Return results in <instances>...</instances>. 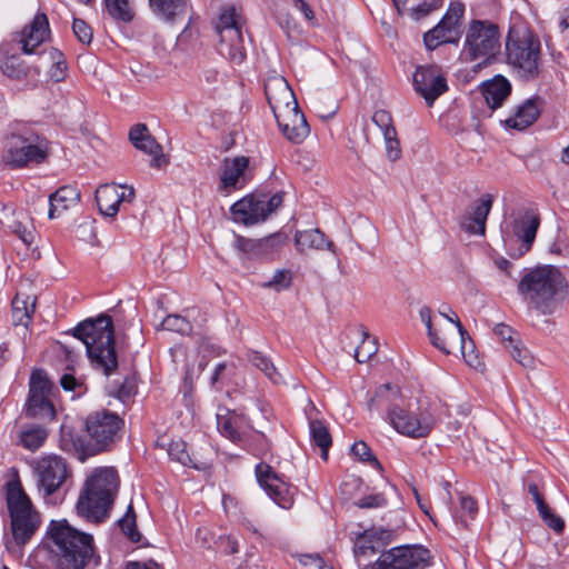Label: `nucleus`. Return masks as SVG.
I'll use <instances>...</instances> for the list:
<instances>
[{
	"label": "nucleus",
	"mask_w": 569,
	"mask_h": 569,
	"mask_svg": "<svg viewBox=\"0 0 569 569\" xmlns=\"http://www.w3.org/2000/svg\"><path fill=\"white\" fill-rule=\"evenodd\" d=\"M540 226L539 214L525 209L512 214L510 221L502 228V240L507 253L519 259L532 247Z\"/></svg>",
	"instance_id": "8"
},
{
	"label": "nucleus",
	"mask_w": 569,
	"mask_h": 569,
	"mask_svg": "<svg viewBox=\"0 0 569 569\" xmlns=\"http://www.w3.org/2000/svg\"><path fill=\"white\" fill-rule=\"evenodd\" d=\"M243 417L236 412H228L227 415H217V427L220 433L233 442L241 440V428L243 426Z\"/></svg>",
	"instance_id": "37"
},
{
	"label": "nucleus",
	"mask_w": 569,
	"mask_h": 569,
	"mask_svg": "<svg viewBox=\"0 0 569 569\" xmlns=\"http://www.w3.org/2000/svg\"><path fill=\"white\" fill-rule=\"evenodd\" d=\"M392 531L388 529H371L366 530L360 537L356 549L355 557L359 565L362 563V558L371 557L380 551L386 545L390 543Z\"/></svg>",
	"instance_id": "24"
},
{
	"label": "nucleus",
	"mask_w": 569,
	"mask_h": 569,
	"mask_svg": "<svg viewBox=\"0 0 569 569\" xmlns=\"http://www.w3.org/2000/svg\"><path fill=\"white\" fill-rule=\"evenodd\" d=\"M481 93L487 104L498 109L511 93V83L503 76H496L481 84Z\"/></svg>",
	"instance_id": "28"
},
{
	"label": "nucleus",
	"mask_w": 569,
	"mask_h": 569,
	"mask_svg": "<svg viewBox=\"0 0 569 569\" xmlns=\"http://www.w3.org/2000/svg\"><path fill=\"white\" fill-rule=\"evenodd\" d=\"M136 388L137 387L134 380L131 378H126L118 389V398L121 401H126L136 393Z\"/></svg>",
	"instance_id": "61"
},
{
	"label": "nucleus",
	"mask_w": 569,
	"mask_h": 569,
	"mask_svg": "<svg viewBox=\"0 0 569 569\" xmlns=\"http://www.w3.org/2000/svg\"><path fill=\"white\" fill-rule=\"evenodd\" d=\"M80 201V191L72 186L60 187L49 197V218L54 219L58 214L67 210L69 207Z\"/></svg>",
	"instance_id": "31"
},
{
	"label": "nucleus",
	"mask_w": 569,
	"mask_h": 569,
	"mask_svg": "<svg viewBox=\"0 0 569 569\" xmlns=\"http://www.w3.org/2000/svg\"><path fill=\"white\" fill-rule=\"evenodd\" d=\"M249 166V158L239 156L233 159L224 158L220 173V190L236 189L239 179L243 176Z\"/></svg>",
	"instance_id": "29"
},
{
	"label": "nucleus",
	"mask_w": 569,
	"mask_h": 569,
	"mask_svg": "<svg viewBox=\"0 0 569 569\" xmlns=\"http://www.w3.org/2000/svg\"><path fill=\"white\" fill-rule=\"evenodd\" d=\"M129 140L138 149L152 156L150 166L153 168H162L168 164V159L162 152V147L149 133L144 123L134 124L129 131Z\"/></svg>",
	"instance_id": "19"
},
{
	"label": "nucleus",
	"mask_w": 569,
	"mask_h": 569,
	"mask_svg": "<svg viewBox=\"0 0 569 569\" xmlns=\"http://www.w3.org/2000/svg\"><path fill=\"white\" fill-rule=\"evenodd\" d=\"M67 71V63L64 60H57L51 67L49 74L52 80L60 82L64 79Z\"/></svg>",
	"instance_id": "62"
},
{
	"label": "nucleus",
	"mask_w": 569,
	"mask_h": 569,
	"mask_svg": "<svg viewBox=\"0 0 569 569\" xmlns=\"http://www.w3.org/2000/svg\"><path fill=\"white\" fill-rule=\"evenodd\" d=\"M37 485L44 497L57 492L70 475L67 462L59 456H47L37 462Z\"/></svg>",
	"instance_id": "14"
},
{
	"label": "nucleus",
	"mask_w": 569,
	"mask_h": 569,
	"mask_svg": "<svg viewBox=\"0 0 569 569\" xmlns=\"http://www.w3.org/2000/svg\"><path fill=\"white\" fill-rule=\"evenodd\" d=\"M500 37L499 27L496 23L473 19L466 30L461 54L468 61L489 62L500 50Z\"/></svg>",
	"instance_id": "7"
},
{
	"label": "nucleus",
	"mask_w": 569,
	"mask_h": 569,
	"mask_svg": "<svg viewBox=\"0 0 569 569\" xmlns=\"http://www.w3.org/2000/svg\"><path fill=\"white\" fill-rule=\"evenodd\" d=\"M517 289L526 303L545 316L552 315L569 293L565 276L552 264L525 269Z\"/></svg>",
	"instance_id": "1"
},
{
	"label": "nucleus",
	"mask_w": 569,
	"mask_h": 569,
	"mask_svg": "<svg viewBox=\"0 0 569 569\" xmlns=\"http://www.w3.org/2000/svg\"><path fill=\"white\" fill-rule=\"evenodd\" d=\"M372 122L382 131V134H396V128L392 126V118L388 111H375Z\"/></svg>",
	"instance_id": "54"
},
{
	"label": "nucleus",
	"mask_w": 569,
	"mask_h": 569,
	"mask_svg": "<svg viewBox=\"0 0 569 569\" xmlns=\"http://www.w3.org/2000/svg\"><path fill=\"white\" fill-rule=\"evenodd\" d=\"M388 420L399 433L413 439L429 436L435 427V417L427 408L412 410L395 403L388 409Z\"/></svg>",
	"instance_id": "11"
},
{
	"label": "nucleus",
	"mask_w": 569,
	"mask_h": 569,
	"mask_svg": "<svg viewBox=\"0 0 569 569\" xmlns=\"http://www.w3.org/2000/svg\"><path fill=\"white\" fill-rule=\"evenodd\" d=\"M3 160L10 168H23L32 163H41L49 156V141L46 137L32 131L11 134L7 139Z\"/></svg>",
	"instance_id": "9"
},
{
	"label": "nucleus",
	"mask_w": 569,
	"mask_h": 569,
	"mask_svg": "<svg viewBox=\"0 0 569 569\" xmlns=\"http://www.w3.org/2000/svg\"><path fill=\"white\" fill-rule=\"evenodd\" d=\"M511 358L517 361L521 367L531 369L535 366V358L531 352L522 345L521 340L510 342L507 349Z\"/></svg>",
	"instance_id": "48"
},
{
	"label": "nucleus",
	"mask_w": 569,
	"mask_h": 569,
	"mask_svg": "<svg viewBox=\"0 0 569 569\" xmlns=\"http://www.w3.org/2000/svg\"><path fill=\"white\" fill-rule=\"evenodd\" d=\"M430 559V551L422 546H400L381 552L371 569H425Z\"/></svg>",
	"instance_id": "12"
},
{
	"label": "nucleus",
	"mask_w": 569,
	"mask_h": 569,
	"mask_svg": "<svg viewBox=\"0 0 569 569\" xmlns=\"http://www.w3.org/2000/svg\"><path fill=\"white\" fill-rule=\"evenodd\" d=\"M34 301L31 303L27 299L16 296L12 300V319L14 325L28 326L31 315L34 312Z\"/></svg>",
	"instance_id": "41"
},
{
	"label": "nucleus",
	"mask_w": 569,
	"mask_h": 569,
	"mask_svg": "<svg viewBox=\"0 0 569 569\" xmlns=\"http://www.w3.org/2000/svg\"><path fill=\"white\" fill-rule=\"evenodd\" d=\"M6 489V502L10 517L12 542L22 547L29 542L38 531L41 518L23 490L19 479L9 481Z\"/></svg>",
	"instance_id": "6"
},
{
	"label": "nucleus",
	"mask_w": 569,
	"mask_h": 569,
	"mask_svg": "<svg viewBox=\"0 0 569 569\" xmlns=\"http://www.w3.org/2000/svg\"><path fill=\"white\" fill-rule=\"evenodd\" d=\"M413 88L431 107L433 102L448 90L445 74L439 67L420 66L413 73Z\"/></svg>",
	"instance_id": "16"
},
{
	"label": "nucleus",
	"mask_w": 569,
	"mask_h": 569,
	"mask_svg": "<svg viewBox=\"0 0 569 569\" xmlns=\"http://www.w3.org/2000/svg\"><path fill=\"white\" fill-rule=\"evenodd\" d=\"M495 333L506 343V349L510 347V342H517L520 339L516 338L513 329L505 323H498L495 329Z\"/></svg>",
	"instance_id": "59"
},
{
	"label": "nucleus",
	"mask_w": 569,
	"mask_h": 569,
	"mask_svg": "<svg viewBox=\"0 0 569 569\" xmlns=\"http://www.w3.org/2000/svg\"><path fill=\"white\" fill-rule=\"evenodd\" d=\"M161 328L182 336H188L192 332V325L190 321L180 315L167 316L161 322Z\"/></svg>",
	"instance_id": "47"
},
{
	"label": "nucleus",
	"mask_w": 569,
	"mask_h": 569,
	"mask_svg": "<svg viewBox=\"0 0 569 569\" xmlns=\"http://www.w3.org/2000/svg\"><path fill=\"white\" fill-rule=\"evenodd\" d=\"M119 483V476L114 468H97L80 492L77 502L78 515L94 523L103 522L109 517Z\"/></svg>",
	"instance_id": "4"
},
{
	"label": "nucleus",
	"mask_w": 569,
	"mask_h": 569,
	"mask_svg": "<svg viewBox=\"0 0 569 569\" xmlns=\"http://www.w3.org/2000/svg\"><path fill=\"white\" fill-rule=\"evenodd\" d=\"M220 42H228V52L229 58L237 63H241L246 58V51L243 48V36H242V24L237 27V34H229L227 31H223L219 34Z\"/></svg>",
	"instance_id": "39"
},
{
	"label": "nucleus",
	"mask_w": 569,
	"mask_h": 569,
	"mask_svg": "<svg viewBox=\"0 0 569 569\" xmlns=\"http://www.w3.org/2000/svg\"><path fill=\"white\" fill-rule=\"evenodd\" d=\"M355 505L361 509L382 508L387 506V499L383 493H373L358 499Z\"/></svg>",
	"instance_id": "57"
},
{
	"label": "nucleus",
	"mask_w": 569,
	"mask_h": 569,
	"mask_svg": "<svg viewBox=\"0 0 569 569\" xmlns=\"http://www.w3.org/2000/svg\"><path fill=\"white\" fill-rule=\"evenodd\" d=\"M292 272L287 269H278L271 277V279L261 283L262 288L271 289L276 292L287 290L292 284Z\"/></svg>",
	"instance_id": "46"
},
{
	"label": "nucleus",
	"mask_w": 569,
	"mask_h": 569,
	"mask_svg": "<svg viewBox=\"0 0 569 569\" xmlns=\"http://www.w3.org/2000/svg\"><path fill=\"white\" fill-rule=\"evenodd\" d=\"M48 533L58 569H91L99 566L91 535L71 527L67 520H52Z\"/></svg>",
	"instance_id": "2"
},
{
	"label": "nucleus",
	"mask_w": 569,
	"mask_h": 569,
	"mask_svg": "<svg viewBox=\"0 0 569 569\" xmlns=\"http://www.w3.org/2000/svg\"><path fill=\"white\" fill-rule=\"evenodd\" d=\"M256 477L260 487L280 508L289 509L293 505L295 488L276 473L269 465L258 463Z\"/></svg>",
	"instance_id": "15"
},
{
	"label": "nucleus",
	"mask_w": 569,
	"mask_h": 569,
	"mask_svg": "<svg viewBox=\"0 0 569 569\" xmlns=\"http://www.w3.org/2000/svg\"><path fill=\"white\" fill-rule=\"evenodd\" d=\"M351 452L362 462L371 463L376 469L381 470V463L378 461L371 449L365 441H357L351 447Z\"/></svg>",
	"instance_id": "53"
},
{
	"label": "nucleus",
	"mask_w": 569,
	"mask_h": 569,
	"mask_svg": "<svg viewBox=\"0 0 569 569\" xmlns=\"http://www.w3.org/2000/svg\"><path fill=\"white\" fill-rule=\"evenodd\" d=\"M231 210L246 226L256 224L268 218V208L263 206V200L254 197L237 201Z\"/></svg>",
	"instance_id": "25"
},
{
	"label": "nucleus",
	"mask_w": 569,
	"mask_h": 569,
	"mask_svg": "<svg viewBox=\"0 0 569 569\" xmlns=\"http://www.w3.org/2000/svg\"><path fill=\"white\" fill-rule=\"evenodd\" d=\"M493 198L486 193L476 200L461 219V229L470 234L483 236L486 221L492 208Z\"/></svg>",
	"instance_id": "21"
},
{
	"label": "nucleus",
	"mask_w": 569,
	"mask_h": 569,
	"mask_svg": "<svg viewBox=\"0 0 569 569\" xmlns=\"http://www.w3.org/2000/svg\"><path fill=\"white\" fill-rule=\"evenodd\" d=\"M73 336L86 346L90 363L107 377L118 368V355L114 343V330L110 316L102 315L87 319L73 329Z\"/></svg>",
	"instance_id": "3"
},
{
	"label": "nucleus",
	"mask_w": 569,
	"mask_h": 569,
	"mask_svg": "<svg viewBox=\"0 0 569 569\" xmlns=\"http://www.w3.org/2000/svg\"><path fill=\"white\" fill-rule=\"evenodd\" d=\"M460 508L462 511L468 513L471 518L475 517V515L477 513V510H478L475 499L471 498L470 496H461Z\"/></svg>",
	"instance_id": "64"
},
{
	"label": "nucleus",
	"mask_w": 569,
	"mask_h": 569,
	"mask_svg": "<svg viewBox=\"0 0 569 569\" xmlns=\"http://www.w3.org/2000/svg\"><path fill=\"white\" fill-rule=\"evenodd\" d=\"M431 313L432 311L428 306H423L419 310L420 319L426 326L427 335L431 345L443 353L449 355L451 352L449 348V339L447 336L442 337L443 330L433 327Z\"/></svg>",
	"instance_id": "36"
},
{
	"label": "nucleus",
	"mask_w": 569,
	"mask_h": 569,
	"mask_svg": "<svg viewBox=\"0 0 569 569\" xmlns=\"http://www.w3.org/2000/svg\"><path fill=\"white\" fill-rule=\"evenodd\" d=\"M267 101L274 118L284 116V111L298 104L296 96L283 77H271L264 83Z\"/></svg>",
	"instance_id": "18"
},
{
	"label": "nucleus",
	"mask_w": 569,
	"mask_h": 569,
	"mask_svg": "<svg viewBox=\"0 0 569 569\" xmlns=\"http://www.w3.org/2000/svg\"><path fill=\"white\" fill-rule=\"evenodd\" d=\"M168 455L172 460H177L183 466H190L196 469L199 466L191 459L190 455L187 451V446L183 441H172L169 445Z\"/></svg>",
	"instance_id": "51"
},
{
	"label": "nucleus",
	"mask_w": 569,
	"mask_h": 569,
	"mask_svg": "<svg viewBox=\"0 0 569 569\" xmlns=\"http://www.w3.org/2000/svg\"><path fill=\"white\" fill-rule=\"evenodd\" d=\"M539 98H530L523 101L515 113L505 120L508 128L523 130L530 127L540 116Z\"/></svg>",
	"instance_id": "26"
},
{
	"label": "nucleus",
	"mask_w": 569,
	"mask_h": 569,
	"mask_svg": "<svg viewBox=\"0 0 569 569\" xmlns=\"http://www.w3.org/2000/svg\"><path fill=\"white\" fill-rule=\"evenodd\" d=\"M52 385L44 371L34 370L30 377L29 397L26 406V415L30 418L48 419L54 418L56 411L49 399Z\"/></svg>",
	"instance_id": "13"
},
{
	"label": "nucleus",
	"mask_w": 569,
	"mask_h": 569,
	"mask_svg": "<svg viewBox=\"0 0 569 569\" xmlns=\"http://www.w3.org/2000/svg\"><path fill=\"white\" fill-rule=\"evenodd\" d=\"M439 313L445 319H447L449 322L453 323L457 329L456 331L455 330H450L449 332L443 331L442 337H446V336L448 337L449 346L451 345L452 341H455V342L459 341L461 345L462 356L466 359L467 363L471 367H477L479 365L478 357L473 356L472 353L467 355L465 351V348H466L465 342H466L467 338L469 339V336H468L467 330L463 328L461 321L457 317V315L455 312H451L452 316H450V313H447L445 311H439Z\"/></svg>",
	"instance_id": "34"
},
{
	"label": "nucleus",
	"mask_w": 569,
	"mask_h": 569,
	"mask_svg": "<svg viewBox=\"0 0 569 569\" xmlns=\"http://www.w3.org/2000/svg\"><path fill=\"white\" fill-rule=\"evenodd\" d=\"M284 240L286 237L280 233H273L261 239L237 236L233 247L243 259H264L277 252L284 243Z\"/></svg>",
	"instance_id": "17"
},
{
	"label": "nucleus",
	"mask_w": 569,
	"mask_h": 569,
	"mask_svg": "<svg viewBox=\"0 0 569 569\" xmlns=\"http://www.w3.org/2000/svg\"><path fill=\"white\" fill-rule=\"evenodd\" d=\"M390 393H392L395 398L398 397L399 388L391 383H385V385L380 386L377 389L375 396L370 398V400L368 402V409L372 410L381 401H388V402L392 401L393 398H391L389 396Z\"/></svg>",
	"instance_id": "52"
},
{
	"label": "nucleus",
	"mask_w": 569,
	"mask_h": 569,
	"mask_svg": "<svg viewBox=\"0 0 569 569\" xmlns=\"http://www.w3.org/2000/svg\"><path fill=\"white\" fill-rule=\"evenodd\" d=\"M292 4L297 10L302 12L306 20H308L312 24L315 23L313 10L305 0H292Z\"/></svg>",
	"instance_id": "63"
},
{
	"label": "nucleus",
	"mask_w": 569,
	"mask_h": 569,
	"mask_svg": "<svg viewBox=\"0 0 569 569\" xmlns=\"http://www.w3.org/2000/svg\"><path fill=\"white\" fill-rule=\"evenodd\" d=\"M457 37L458 26H455L442 17L436 27L425 33L423 41L428 50H435L442 43L456 42Z\"/></svg>",
	"instance_id": "30"
},
{
	"label": "nucleus",
	"mask_w": 569,
	"mask_h": 569,
	"mask_svg": "<svg viewBox=\"0 0 569 569\" xmlns=\"http://www.w3.org/2000/svg\"><path fill=\"white\" fill-rule=\"evenodd\" d=\"M539 516L543 520L545 525L556 532L560 533L565 529L563 519L556 515L546 502H540L538 508Z\"/></svg>",
	"instance_id": "50"
},
{
	"label": "nucleus",
	"mask_w": 569,
	"mask_h": 569,
	"mask_svg": "<svg viewBox=\"0 0 569 569\" xmlns=\"http://www.w3.org/2000/svg\"><path fill=\"white\" fill-rule=\"evenodd\" d=\"M72 30L81 43L89 44L92 41V29L84 20L74 18Z\"/></svg>",
	"instance_id": "56"
},
{
	"label": "nucleus",
	"mask_w": 569,
	"mask_h": 569,
	"mask_svg": "<svg viewBox=\"0 0 569 569\" xmlns=\"http://www.w3.org/2000/svg\"><path fill=\"white\" fill-rule=\"evenodd\" d=\"M276 120L282 134L292 143H301L310 133V127L298 104L290 111H284V116H279Z\"/></svg>",
	"instance_id": "22"
},
{
	"label": "nucleus",
	"mask_w": 569,
	"mask_h": 569,
	"mask_svg": "<svg viewBox=\"0 0 569 569\" xmlns=\"http://www.w3.org/2000/svg\"><path fill=\"white\" fill-rule=\"evenodd\" d=\"M363 339L356 348L355 358L359 363H365L378 351L377 342L368 332L363 331Z\"/></svg>",
	"instance_id": "49"
},
{
	"label": "nucleus",
	"mask_w": 569,
	"mask_h": 569,
	"mask_svg": "<svg viewBox=\"0 0 569 569\" xmlns=\"http://www.w3.org/2000/svg\"><path fill=\"white\" fill-rule=\"evenodd\" d=\"M295 244L299 251L307 249L323 250L335 252V243L326 239L323 232L319 229H310L303 231H297L295 234Z\"/></svg>",
	"instance_id": "33"
},
{
	"label": "nucleus",
	"mask_w": 569,
	"mask_h": 569,
	"mask_svg": "<svg viewBox=\"0 0 569 569\" xmlns=\"http://www.w3.org/2000/svg\"><path fill=\"white\" fill-rule=\"evenodd\" d=\"M465 6L462 2H451L446 14L443 16L447 21L452 22L455 26L459 24V21L463 17Z\"/></svg>",
	"instance_id": "60"
},
{
	"label": "nucleus",
	"mask_w": 569,
	"mask_h": 569,
	"mask_svg": "<svg viewBox=\"0 0 569 569\" xmlns=\"http://www.w3.org/2000/svg\"><path fill=\"white\" fill-rule=\"evenodd\" d=\"M108 13L116 20L131 22L134 12L129 4V0H103Z\"/></svg>",
	"instance_id": "42"
},
{
	"label": "nucleus",
	"mask_w": 569,
	"mask_h": 569,
	"mask_svg": "<svg viewBox=\"0 0 569 569\" xmlns=\"http://www.w3.org/2000/svg\"><path fill=\"white\" fill-rule=\"evenodd\" d=\"M242 24L241 18L233 7L223 10L216 26L218 34L227 31L229 34H237V27Z\"/></svg>",
	"instance_id": "43"
},
{
	"label": "nucleus",
	"mask_w": 569,
	"mask_h": 569,
	"mask_svg": "<svg viewBox=\"0 0 569 569\" xmlns=\"http://www.w3.org/2000/svg\"><path fill=\"white\" fill-rule=\"evenodd\" d=\"M507 63L525 80L540 73L541 43L537 34L521 26L510 27L506 38Z\"/></svg>",
	"instance_id": "5"
},
{
	"label": "nucleus",
	"mask_w": 569,
	"mask_h": 569,
	"mask_svg": "<svg viewBox=\"0 0 569 569\" xmlns=\"http://www.w3.org/2000/svg\"><path fill=\"white\" fill-rule=\"evenodd\" d=\"M121 531L132 541L139 542L141 535L137 528L136 513L132 505H129L124 516L118 520Z\"/></svg>",
	"instance_id": "45"
},
{
	"label": "nucleus",
	"mask_w": 569,
	"mask_h": 569,
	"mask_svg": "<svg viewBox=\"0 0 569 569\" xmlns=\"http://www.w3.org/2000/svg\"><path fill=\"white\" fill-rule=\"evenodd\" d=\"M152 13L167 23L183 19L187 13L188 0H148Z\"/></svg>",
	"instance_id": "27"
},
{
	"label": "nucleus",
	"mask_w": 569,
	"mask_h": 569,
	"mask_svg": "<svg viewBox=\"0 0 569 569\" xmlns=\"http://www.w3.org/2000/svg\"><path fill=\"white\" fill-rule=\"evenodd\" d=\"M311 443L321 451V458L328 460L329 449L332 445V437L328 427L318 419L309 421Z\"/></svg>",
	"instance_id": "38"
},
{
	"label": "nucleus",
	"mask_w": 569,
	"mask_h": 569,
	"mask_svg": "<svg viewBox=\"0 0 569 569\" xmlns=\"http://www.w3.org/2000/svg\"><path fill=\"white\" fill-rule=\"evenodd\" d=\"M0 69L12 79H21L27 76V67L18 54H10L0 50Z\"/></svg>",
	"instance_id": "40"
},
{
	"label": "nucleus",
	"mask_w": 569,
	"mask_h": 569,
	"mask_svg": "<svg viewBox=\"0 0 569 569\" xmlns=\"http://www.w3.org/2000/svg\"><path fill=\"white\" fill-rule=\"evenodd\" d=\"M0 224L4 230L12 232L27 246L34 239V229L30 219L23 212H16L9 207L0 210Z\"/></svg>",
	"instance_id": "23"
},
{
	"label": "nucleus",
	"mask_w": 569,
	"mask_h": 569,
	"mask_svg": "<svg viewBox=\"0 0 569 569\" xmlns=\"http://www.w3.org/2000/svg\"><path fill=\"white\" fill-rule=\"evenodd\" d=\"M441 6L440 0H429L419 3L410 9V16L415 20H421L429 16L431 12L439 9Z\"/></svg>",
	"instance_id": "55"
},
{
	"label": "nucleus",
	"mask_w": 569,
	"mask_h": 569,
	"mask_svg": "<svg viewBox=\"0 0 569 569\" xmlns=\"http://www.w3.org/2000/svg\"><path fill=\"white\" fill-rule=\"evenodd\" d=\"M48 435V430L41 425H26L19 433V443L30 451H36L43 446Z\"/></svg>",
	"instance_id": "35"
},
{
	"label": "nucleus",
	"mask_w": 569,
	"mask_h": 569,
	"mask_svg": "<svg viewBox=\"0 0 569 569\" xmlns=\"http://www.w3.org/2000/svg\"><path fill=\"white\" fill-rule=\"evenodd\" d=\"M249 361L261 370L273 383H278L280 381V375L278 373L276 367L271 362L269 358L262 355L259 351H252L249 355Z\"/></svg>",
	"instance_id": "44"
},
{
	"label": "nucleus",
	"mask_w": 569,
	"mask_h": 569,
	"mask_svg": "<svg viewBox=\"0 0 569 569\" xmlns=\"http://www.w3.org/2000/svg\"><path fill=\"white\" fill-rule=\"evenodd\" d=\"M96 201L101 214L114 217L123 201V193H119L114 186L103 184L96 191Z\"/></svg>",
	"instance_id": "32"
},
{
	"label": "nucleus",
	"mask_w": 569,
	"mask_h": 569,
	"mask_svg": "<svg viewBox=\"0 0 569 569\" xmlns=\"http://www.w3.org/2000/svg\"><path fill=\"white\" fill-rule=\"evenodd\" d=\"M123 419L116 412L101 410L90 413L86 419V431L93 453L109 450L121 439Z\"/></svg>",
	"instance_id": "10"
},
{
	"label": "nucleus",
	"mask_w": 569,
	"mask_h": 569,
	"mask_svg": "<svg viewBox=\"0 0 569 569\" xmlns=\"http://www.w3.org/2000/svg\"><path fill=\"white\" fill-rule=\"evenodd\" d=\"M50 37V28L48 17L43 12H38L32 21L27 24L20 32L19 43L24 54H32L36 49L48 40Z\"/></svg>",
	"instance_id": "20"
},
{
	"label": "nucleus",
	"mask_w": 569,
	"mask_h": 569,
	"mask_svg": "<svg viewBox=\"0 0 569 569\" xmlns=\"http://www.w3.org/2000/svg\"><path fill=\"white\" fill-rule=\"evenodd\" d=\"M385 142H386V150L387 156L391 161H396L401 156V149L399 140L397 139L396 134H383Z\"/></svg>",
	"instance_id": "58"
}]
</instances>
